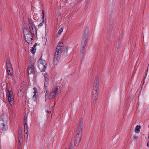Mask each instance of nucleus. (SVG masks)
<instances>
[{"label":"nucleus","instance_id":"f257e3e1","mask_svg":"<svg viewBox=\"0 0 149 149\" xmlns=\"http://www.w3.org/2000/svg\"><path fill=\"white\" fill-rule=\"evenodd\" d=\"M82 128V122L81 120H80L78 123V127L77 131V134L75 139V143L77 146L79 144L81 141Z\"/></svg>","mask_w":149,"mask_h":149},{"label":"nucleus","instance_id":"f03ea898","mask_svg":"<svg viewBox=\"0 0 149 149\" xmlns=\"http://www.w3.org/2000/svg\"><path fill=\"white\" fill-rule=\"evenodd\" d=\"M99 79L96 77L95 80L93 91V100L96 101L98 97V91L99 90Z\"/></svg>","mask_w":149,"mask_h":149},{"label":"nucleus","instance_id":"7ed1b4c3","mask_svg":"<svg viewBox=\"0 0 149 149\" xmlns=\"http://www.w3.org/2000/svg\"><path fill=\"white\" fill-rule=\"evenodd\" d=\"M24 35L26 41L28 44L32 43L33 41V34L31 32L27 29L24 31Z\"/></svg>","mask_w":149,"mask_h":149},{"label":"nucleus","instance_id":"20e7f679","mask_svg":"<svg viewBox=\"0 0 149 149\" xmlns=\"http://www.w3.org/2000/svg\"><path fill=\"white\" fill-rule=\"evenodd\" d=\"M38 66L40 71L44 72L47 66V62L45 60L40 58L38 61Z\"/></svg>","mask_w":149,"mask_h":149},{"label":"nucleus","instance_id":"39448f33","mask_svg":"<svg viewBox=\"0 0 149 149\" xmlns=\"http://www.w3.org/2000/svg\"><path fill=\"white\" fill-rule=\"evenodd\" d=\"M60 88V87L58 86L53 90L49 95L48 99H51L56 96V95L59 94L60 93V91L59 90Z\"/></svg>","mask_w":149,"mask_h":149},{"label":"nucleus","instance_id":"423d86ee","mask_svg":"<svg viewBox=\"0 0 149 149\" xmlns=\"http://www.w3.org/2000/svg\"><path fill=\"white\" fill-rule=\"evenodd\" d=\"M63 51L62 50H58L56 49L54 58V64L56 65L60 59L61 54Z\"/></svg>","mask_w":149,"mask_h":149},{"label":"nucleus","instance_id":"0eeeda50","mask_svg":"<svg viewBox=\"0 0 149 149\" xmlns=\"http://www.w3.org/2000/svg\"><path fill=\"white\" fill-rule=\"evenodd\" d=\"M45 78V83L44 85V91L45 93V101H46V96L48 95V88H47V86L46 85V82H47L48 80V75L45 73L43 74Z\"/></svg>","mask_w":149,"mask_h":149},{"label":"nucleus","instance_id":"6e6552de","mask_svg":"<svg viewBox=\"0 0 149 149\" xmlns=\"http://www.w3.org/2000/svg\"><path fill=\"white\" fill-rule=\"evenodd\" d=\"M13 93L10 91L8 90V102L12 106L14 104V101L13 97Z\"/></svg>","mask_w":149,"mask_h":149},{"label":"nucleus","instance_id":"1a4fd4ad","mask_svg":"<svg viewBox=\"0 0 149 149\" xmlns=\"http://www.w3.org/2000/svg\"><path fill=\"white\" fill-rule=\"evenodd\" d=\"M31 65L28 66L27 68V72L29 74H33L34 73V68L33 62H31Z\"/></svg>","mask_w":149,"mask_h":149},{"label":"nucleus","instance_id":"9d476101","mask_svg":"<svg viewBox=\"0 0 149 149\" xmlns=\"http://www.w3.org/2000/svg\"><path fill=\"white\" fill-rule=\"evenodd\" d=\"M88 36L86 34H84L83 36V39L81 42V46L83 48H85L87 44Z\"/></svg>","mask_w":149,"mask_h":149},{"label":"nucleus","instance_id":"9b49d317","mask_svg":"<svg viewBox=\"0 0 149 149\" xmlns=\"http://www.w3.org/2000/svg\"><path fill=\"white\" fill-rule=\"evenodd\" d=\"M29 24L30 29L31 31H32L33 32L34 29L35 28V26L34 25L33 22V21L28 18Z\"/></svg>","mask_w":149,"mask_h":149},{"label":"nucleus","instance_id":"f8f14e48","mask_svg":"<svg viewBox=\"0 0 149 149\" xmlns=\"http://www.w3.org/2000/svg\"><path fill=\"white\" fill-rule=\"evenodd\" d=\"M7 73L8 78L12 79L13 77V68H11L10 69H7Z\"/></svg>","mask_w":149,"mask_h":149},{"label":"nucleus","instance_id":"ddd939ff","mask_svg":"<svg viewBox=\"0 0 149 149\" xmlns=\"http://www.w3.org/2000/svg\"><path fill=\"white\" fill-rule=\"evenodd\" d=\"M113 37V33L112 32L109 31L108 33H107V39L110 41H111Z\"/></svg>","mask_w":149,"mask_h":149},{"label":"nucleus","instance_id":"4468645a","mask_svg":"<svg viewBox=\"0 0 149 149\" xmlns=\"http://www.w3.org/2000/svg\"><path fill=\"white\" fill-rule=\"evenodd\" d=\"M56 49L58 50H62V51H63V44L62 42L59 43Z\"/></svg>","mask_w":149,"mask_h":149},{"label":"nucleus","instance_id":"2eb2a0df","mask_svg":"<svg viewBox=\"0 0 149 149\" xmlns=\"http://www.w3.org/2000/svg\"><path fill=\"white\" fill-rule=\"evenodd\" d=\"M33 90V93H34V95L33 96L32 98L34 100L36 101L37 97V95H36V93H37V89L36 87H34Z\"/></svg>","mask_w":149,"mask_h":149},{"label":"nucleus","instance_id":"dca6fc26","mask_svg":"<svg viewBox=\"0 0 149 149\" xmlns=\"http://www.w3.org/2000/svg\"><path fill=\"white\" fill-rule=\"evenodd\" d=\"M6 67L7 69L12 68L11 62L9 59H7L6 60Z\"/></svg>","mask_w":149,"mask_h":149},{"label":"nucleus","instance_id":"f3484780","mask_svg":"<svg viewBox=\"0 0 149 149\" xmlns=\"http://www.w3.org/2000/svg\"><path fill=\"white\" fill-rule=\"evenodd\" d=\"M7 129V127L3 123L0 125V130H2V131H6Z\"/></svg>","mask_w":149,"mask_h":149},{"label":"nucleus","instance_id":"a211bd4d","mask_svg":"<svg viewBox=\"0 0 149 149\" xmlns=\"http://www.w3.org/2000/svg\"><path fill=\"white\" fill-rule=\"evenodd\" d=\"M141 126L139 125L136 126L135 128V132L137 133H139L140 132V129Z\"/></svg>","mask_w":149,"mask_h":149},{"label":"nucleus","instance_id":"6ab92c4d","mask_svg":"<svg viewBox=\"0 0 149 149\" xmlns=\"http://www.w3.org/2000/svg\"><path fill=\"white\" fill-rule=\"evenodd\" d=\"M42 13L43 14V16H42V22L40 23L39 25V27H41L43 26V23L44 22V12L43 10H42Z\"/></svg>","mask_w":149,"mask_h":149},{"label":"nucleus","instance_id":"aec40b11","mask_svg":"<svg viewBox=\"0 0 149 149\" xmlns=\"http://www.w3.org/2000/svg\"><path fill=\"white\" fill-rule=\"evenodd\" d=\"M31 52L32 53L34 54L36 52V47H33L31 49Z\"/></svg>","mask_w":149,"mask_h":149},{"label":"nucleus","instance_id":"412c9836","mask_svg":"<svg viewBox=\"0 0 149 149\" xmlns=\"http://www.w3.org/2000/svg\"><path fill=\"white\" fill-rule=\"evenodd\" d=\"M19 137V146L21 144V142H20V140L22 139V135L21 134H20V135H19L18 136Z\"/></svg>","mask_w":149,"mask_h":149},{"label":"nucleus","instance_id":"4be33fe9","mask_svg":"<svg viewBox=\"0 0 149 149\" xmlns=\"http://www.w3.org/2000/svg\"><path fill=\"white\" fill-rule=\"evenodd\" d=\"M63 27H61L60 28V29H59V30L58 31V33L59 34H61L62 33V32L63 31Z\"/></svg>","mask_w":149,"mask_h":149},{"label":"nucleus","instance_id":"5701e85b","mask_svg":"<svg viewBox=\"0 0 149 149\" xmlns=\"http://www.w3.org/2000/svg\"><path fill=\"white\" fill-rule=\"evenodd\" d=\"M27 117L25 116L24 117V124H25V123H27Z\"/></svg>","mask_w":149,"mask_h":149},{"label":"nucleus","instance_id":"b1692460","mask_svg":"<svg viewBox=\"0 0 149 149\" xmlns=\"http://www.w3.org/2000/svg\"><path fill=\"white\" fill-rule=\"evenodd\" d=\"M25 134L24 135V138L25 139H27L28 138V133H25Z\"/></svg>","mask_w":149,"mask_h":149},{"label":"nucleus","instance_id":"393cba45","mask_svg":"<svg viewBox=\"0 0 149 149\" xmlns=\"http://www.w3.org/2000/svg\"><path fill=\"white\" fill-rule=\"evenodd\" d=\"M24 132L25 133H28V128H24Z\"/></svg>","mask_w":149,"mask_h":149},{"label":"nucleus","instance_id":"a878e982","mask_svg":"<svg viewBox=\"0 0 149 149\" xmlns=\"http://www.w3.org/2000/svg\"><path fill=\"white\" fill-rule=\"evenodd\" d=\"M84 48H83V47H81V53L83 54L84 52Z\"/></svg>","mask_w":149,"mask_h":149},{"label":"nucleus","instance_id":"bb28decb","mask_svg":"<svg viewBox=\"0 0 149 149\" xmlns=\"http://www.w3.org/2000/svg\"><path fill=\"white\" fill-rule=\"evenodd\" d=\"M133 139L135 140L138 138V137L136 135H134L133 136Z\"/></svg>","mask_w":149,"mask_h":149},{"label":"nucleus","instance_id":"cd10ccee","mask_svg":"<svg viewBox=\"0 0 149 149\" xmlns=\"http://www.w3.org/2000/svg\"><path fill=\"white\" fill-rule=\"evenodd\" d=\"M24 124V128H28V125L27 123H26Z\"/></svg>","mask_w":149,"mask_h":149},{"label":"nucleus","instance_id":"c85d7f7f","mask_svg":"<svg viewBox=\"0 0 149 149\" xmlns=\"http://www.w3.org/2000/svg\"><path fill=\"white\" fill-rule=\"evenodd\" d=\"M147 146L149 148V141L147 143Z\"/></svg>","mask_w":149,"mask_h":149},{"label":"nucleus","instance_id":"c756f323","mask_svg":"<svg viewBox=\"0 0 149 149\" xmlns=\"http://www.w3.org/2000/svg\"><path fill=\"white\" fill-rule=\"evenodd\" d=\"M47 113H51V111H49V110H47Z\"/></svg>","mask_w":149,"mask_h":149},{"label":"nucleus","instance_id":"7c9ffc66","mask_svg":"<svg viewBox=\"0 0 149 149\" xmlns=\"http://www.w3.org/2000/svg\"><path fill=\"white\" fill-rule=\"evenodd\" d=\"M65 48H66V49L67 50H68V46H66L65 47Z\"/></svg>","mask_w":149,"mask_h":149},{"label":"nucleus","instance_id":"2f4dec72","mask_svg":"<svg viewBox=\"0 0 149 149\" xmlns=\"http://www.w3.org/2000/svg\"><path fill=\"white\" fill-rule=\"evenodd\" d=\"M37 45V44L36 43L33 46V47H35Z\"/></svg>","mask_w":149,"mask_h":149},{"label":"nucleus","instance_id":"473e14b6","mask_svg":"<svg viewBox=\"0 0 149 149\" xmlns=\"http://www.w3.org/2000/svg\"><path fill=\"white\" fill-rule=\"evenodd\" d=\"M21 133H22V132L21 131H19L18 132V134H19V135H20V134H21Z\"/></svg>","mask_w":149,"mask_h":149},{"label":"nucleus","instance_id":"72a5a7b5","mask_svg":"<svg viewBox=\"0 0 149 149\" xmlns=\"http://www.w3.org/2000/svg\"><path fill=\"white\" fill-rule=\"evenodd\" d=\"M68 149H74L72 147H70Z\"/></svg>","mask_w":149,"mask_h":149},{"label":"nucleus","instance_id":"f704fd0d","mask_svg":"<svg viewBox=\"0 0 149 149\" xmlns=\"http://www.w3.org/2000/svg\"><path fill=\"white\" fill-rule=\"evenodd\" d=\"M90 0H86V3H88L89 2Z\"/></svg>","mask_w":149,"mask_h":149},{"label":"nucleus","instance_id":"c9c22d12","mask_svg":"<svg viewBox=\"0 0 149 149\" xmlns=\"http://www.w3.org/2000/svg\"><path fill=\"white\" fill-rule=\"evenodd\" d=\"M148 127L149 128V125H148Z\"/></svg>","mask_w":149,"mask_h":149}]
</instances>
